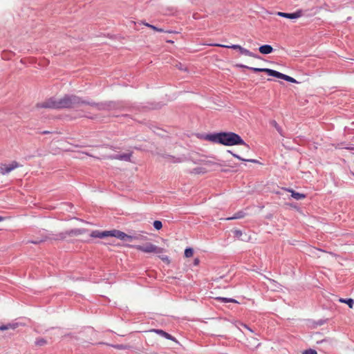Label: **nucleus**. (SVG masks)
Here are the masks:
<instances>
[{"instance_id":"f257e3e1","label":"nucleus","mask_w":354,"mask_h":354,"mask_svg":"<svg viewBox=\"0 0 354 354\" xmlns=\"http://www.w3.org/2000/svg\"><path fill=\"white\" fill-rule=\"evenodd\" d=\"M82 104H88L91 106H97L95 103H89L82 100L76 95H64L62 97H51L46 101L37 104L38 108L48 109H70L75 108Z\"/></svg>"},{"instance_id":"f03ea898","label":"nucleus","mask_w":354,"mask_h":354,"mask_svg":"<svg viewBox=\"0 0 354 354\" xmlns=\"http://www.w3.org/2000/svg\"><path fill=\"white\" fill-rule=\"evenodd\" d=\"M205 140L226 146L244 145L247 149H249L248 145L244 142L242 138L238 134L232 132L208 134L205 136Z\"/></svg>"},{"instance_id":"7ed1b4c3","label":"nucleus","mask_w":354,"mask_h":354,"mask_svg":"<svg viewBox=\"0 0 354 354\" xmlns=\"http://www.w3.org/2000/svg\"><path fill=\"white\" fill-rule=\"evenodd\" d=\"M91 236L93 238H100L103 239L108 236H113L116 237L122 241H131L133 240H140L141 236H131L128 235L126 233L121 232L118 230H113L110 231H103L100 232L99 230H94L91 232Z\"/></svg>"},{"instance_id":"20e7f679","label":"nucleus","mask_w":354,"mask_h":354,"mask_svg":"<svg viewBox=\"0 0 354 354\" xmlns=\"http://www.w3.org/2000/svg\"><path fill=\"white\" fill-rule=\"evenodd\" d=\"M129 247L147 254H160L165 251L164 248H160L150 242H147L142 245H129Z\"/></svg>"},{"instance_id":"39448f33","label":"nucleus","mask_w":354,"mask_h":354,"mask_svg":"<svg viewBox=\"0 0 354 354\" xmlns=\"http://www.w3.org/2000/svg\"><path fill=\"white\" fill-rule=\"evenodd\" d=\"M209 45L212 46H218V47H223V48H232L234 50H239L240 51V53L243 55H247L249 57H258L253 53L250 52L248 49H245L238 44H232L231 46H228V45H223V44H209Z\"/></svg>"},{"instance_id":"423d86ee","label":"nucleus","mask_w":354,"mask_h":354,"mask_svg":"<svg viewBox=\"0 0 354 354\" xmlns=\"http://www.w3.org/2000/svg\"><path fill=\"white\" fill-rule=\"evenodd\" d=\"M82 234V231L81 230H80V229H73V230H71L69 231H67L66 232H62V233H59V234H57L56 237L54 238V239H55V240H64V239H66V235L73 236H77V235H80V234Z\"/></svg>"},{"instance_id":"0eeeda50","label":"nucleus","mask_w":354,"mask_h":354,"mask_svg":"<svg viewBox=\"0 0 354 354\" xmlns=\"http://www.w3.org/2000/svg\"><path fill=\"white\" fill-rule=\"evenodd\" d=\"M19 167V164L16 161L12 162L10 164H3L0 166V174L2 175L7 174Z\"/></svg>"},{"instance_id":"6e6552de","label":"nucleus","mask_w":354,"mask_h":354,"mask_svg":"<svg viewBox=\"0 0 354 354\" xmlns=\"http://www.w3.org/2000/svg\"><path fill=\"white\" fill-rule=\"evenodd\" d=\"M276 15L277 16H279V17H285V18H288V19H297V18H299L300 17H301L302 12L301 10H298V11H297L295 12H293V13H286V12H277Z\"/></svg>"},{"instance_id":"1a4fd4ad","label":"nucleus","mask_w":354,"mask_h":354,"mask_svg":"<svg viewBox=\"0 0 354 354\" xmlns=\"http://www.w3.org/2000/svg\"><path fill=\"white\" fill-rule=\"evenodd\" d=\"M246 346L250 349H255L259 346H260L261 343L259 342V339L257 337H249L246 339Z\"/></svg>"},{"instance_id":"9d476101","label":"nucleus","mask_w":354,"mask_h":354,"mask_svg":"<svg viewBox=\"0 0 354 354\" xmlns=\"http://www.w3.org/2000/svg\"><path fill=\"white\" fill-rule=\"evenodd\" d=\"M270 73H271V76H273V77H275L277 78H280V79L284 80L287 82H292V83H294L296 82V80L293 77L286 75L285 74H283L281 73H279L277 71L274 70L273 72H270Z\"/></svg>"},{"instance_id":"9b49d317","label":"nucleus","mask_w":354,"mask_h":354,"mask_svg":"<svg viewBox=\"0 0 354 354\" xmlns=\"http://www.w3.org/2000/svg\"><path fill=\"white\" fill-rule=\"evenodd\" d=\"M237 66L241 67V68H248L254 72H265L270 76H271L270 72H273V71H274V70L270 69V68H260L249 67V66H245L243 64L237 65Z\"/></svg>"},{"instance_id":"f8f14e48","label":"nucleus","mask_w":354,"mask_h":354,"mask_svg":"<svg viewBox=\"0 0 354 354\" xmlns=\"http://www.w3.org/2000/svg\"><path fill=\"white\" fill-rule=\"evenodd\" d=\"M151 332H154L164 337H165L166 339H170V340H172V341H174L176 342V339L175 337H172L171 335H169V333H166L165 331L162 330H160V329H152L150 330Z\"/></svg>"},{"instance_id":"ddd939ff","label":"nucleus","mask_w":354,"mask_h":354,"mask_svg":"<svg viewBox=\"0 0 354 354\" xmlns=\"http://www.w3.org/2000/svg\"><path fill=\"white\" fill-rule=\"evenodd\" d=\"M259 50L261 54L267 55L272 53L273 48L270 45L266 44L260 46Z\"/></svg>"},{"instance_id":"4468645a","label":"nucleus","mask_w":354,"mask_h":354,"mask_svg":"<svg viewBox=\"0 0 354 354\" xmlns=\"http://www.w3.org/2000/svg\"><path fill=\"white\" fill-rule=\"evenodd\" d=\"M18 327L17 323H9L7 324H2L0 326V330H14Z\"/></svg>"},{"instance_id":"2eb2a0df","label":"nucleus","mask_w":354,"mask_h":354,"mask_svg":"<svg viewBox=\"0 0 354 354\" xmlns=\"http://www.w3.org/2000/svg\"><path fill=\"white\" fill-rule=\"evenodd\" d=\"M142 24L145 25V26L147 27H149L150 28H151L152 30H155V31H157V32H168V33H172L173 32L172 31H170V30H165L162 28H158L151 24H149V23H147V22H145V21H141L140 22Z\"/></svg>"},{"instance_id":"dca6fc26","label":"nucleus","mask_w":354,"mask_h":354,"mask_svg":"<svg viewBox=\"0 0 354 354\" xmlns=\"http://www.w3.org/2000/svg\"><path fill=\"white\" fill-rule=\"evenodd\" d=\"M339 302L346 304L350 308H352L354 305V300L353 299H339Z\"/></svg>"},{"instance_id":"f3484780","label":"nucleus","mask_w":354,"mask_h":354,"mask_svg":"<svg viewBox=\"0 0 354 354\" xmlns=\"http://www.w3.org/2000/svg\"><path fill=\"white\" fill-rule=\"evenodd\" d=\"M290 192H291V193H292V194H291L292 197L296 200H301V199L305 198V197H306V196L303 194L295 192V191H292V190H290Z\"/></svg>"},{"instance_id":"a211bd4d","label":"nucleus","mask_w":354,"mask_h":354,"mask_svg":"<svg viewBox=\"0 0 354 354\" xmlns=\"http://www.w3.org/2000/svg\"><path fill=\"white\" fill-rule=\"evenodd\" d=\"M229 152L235 158L241 160H243V161H247V162H257V160H254V159H245V158H241V156H239V155L236 154V153H232V151H229Z\"/></svg>"},{"instance_id":"6ab92c4d","label":"nucleus","mask_w":354,"mask_h":354,"mask_svg":"<svg viewBox=\"0 0 354 354\" xmlns=\"http://www.w3.org/2000/svg\"><path fill=\"white\" fill-rule=\"evenodd\" d=\"M271 125L274 127L276 130L282 136V129L281 127L277 124V122L275 120H272L270 122Z\"/></svg>"},{"instance_id":"aec40b11","label":"nucleus","mask_w":354,"mask_h":354,"mask_svg":"<svg viewBox=\"0 0 354 354\" xmlns=\"http://www.w3.org/2000/svg\"><path fill=\"white\" fill-rule=\"evenodd\" d=\"M207 171V169L203 167H196L194 169V173L197 174H205Z\"/></svg>"},{"instance_id":"412c9836","label":"nucleus","mask_w":354,"mask_h":354,"mask_svg":"<svg viewBox=\"0 0 354 354\" xmlns=\"http://www.w3.org/2000/svg\"><path fill=\"white\" fill-rule=\"evenodd\" d=\"M194 254V250L192 248H186L185 250V257L187 258L192 257Z\"/></svg>"},{"instance_id":"4be33fe9","label":"nucleus","mask_w":354,"mask_h":354,"mask_svg":"<svg viewBox=\"0 0 354 354\" xmlns=\"http://www.w3.org/2000/svg\"><path fill=\"white\" fill-rule=\"evenodd\" d=\"M216 299L222 301L223 302L237 303V301L234 299H228V298H225V297H217Z\"/></svg>"},{"instance_id":"5701e85b","label":"nucleus","mask_w":354,"mask_h":354,"mask_svg":"<svg viewBox=\"0 0 354 354\" xmlns=\"http://www.w3.org/2000/svg\"><path fill=\"white\" fill-rule=\"evenodd\" d=\"M153 227L156 230H159L162 227V223L160 221H155L153 223Z\"/></svg>"},{"instance_id":"b1692460","label":"nucleus","mask_w":354,"mask_h":354,"mask_svg":"<svg viewBox=\"0 0 354 354\" xmlns=\"http://www.w3.org/2000/svg\"><path fill=\"white\" fill-rule=\"evenodd\" d=\"M158 257L165 263L169 264L171 261L169 258V257L166 255H158Z\"/></svg>"},{"instance_id":"393cba45","label":"nucleus","mask_w":354,"mask_h":354,"mask_svg":"<svg viewBox=\"0 0 354 354\" xmlns=\"http://www.w3.org/2000/svg\"><path fill=\"white\" fill-rule=\"evenodd\" d=\"M130 154H123L120 156L118 158L120 160H130Z\"/></svg>"},{"instance_id":"a878e982","label":"nucleus","mask_w":354,"mask_h":354,"mask_svg":"<svg viewBox=\"0 0 354 354\" xmlns=\"http://www.w3.org/2000/svg\"><path fill=\"white\" fill-rule=\"evenodd\" d=\"M302 354H317V353L315 350L308 349L304 351Z\"/></svg>"},{"instance_id":"bb28decb","label":"nucleus","mask_w":354,"mask_h":354,"mask_svg":"<svg viewBox=\"0 0 354 354\" xmlns=\"http://www.w3.org/2000/svg\"><path fill=\"white\" fill-rule=\"evenodd\" d=\"M46 343V342L44 339H41L37 342V344H38L39 346L44 345Z\"/></svg>"},{"instance_id":"cd10ccee","label":"nucleus","mask_w":354,"mask_h":354,"mask_svg":"<svg viewBox=\"0 0 354 354\" xmlns=\"http://www.w3.org/2000/svg\"><path fill=\"white\" fill-rule=\"evenodd\" d=\"M242 216L240 214H237L236 216L232 217V218H228L227 219L230 220V219H235V218H241Z\"/></svg>"},{"instance_id":"c85d7f7f","label":"nucleus","mask_w":354,"mask_h":354,"mask_svg":"<svg viewBox=\"0 0 354 354\" xmlns=\"http://www.w3.org/2000/svg\"><path fill=\"white\" fill-rule=\"evenodd\" d=\"M241 326H243L245 328L248 329L250 333H253V330L250 327H248L247 325H245L244 324H241Z\"/></svg>"},{"instance_id":"c756f323","label":"nucleus","mask_w":354,"mask_h":354,"mask_svg":"<svg viewBox=\"0 0 354 354\" xmlns=\"http://www.w3.org/2000/svg\"><path fill=\"white\" fill-rule=\"evenodd\" d=\"M316 252H322V251L318 250V249H317V248H313L311 249V252L315 253Z\"/></svg>"},{"instance_id":"7c9ffc66","label":"nucleus","mask_w":354,"mask_h":354,"mask_svg":"<svg viewBox=\"0 0 354 354\" xmlns=\"http://www.w3.org/2000/svg\"><path fill=\"white\" fill-rule=\"evenodd\" d=\"M199 262H200V261H199V259H194V264L195 266H198V263H199Z\"/></svg>"},{"instance_id":"2f4dec72","label":"nucleus","mask_w":354,"mask_h":354,"mask_svg":"<svg viewBox=\"0 0 354 354\" xmlns=\"http://www.w3.org/2000/svg\"><path fill=\"white\" fill-rule=\"evenodd\" d=\"M115 348H119V349H122V348H124L125 346H123V345H117V346H115Z\"/></svg>"},{"instance_id":"473e14b6","label":"nucleus","mask_w":354,"mask_h":354,"mask_svg":"<svg viewBox=\"0 0 354 354\" xmlns=\"http://www.w3.org/2000/svg\"><path fill=\"white\" fill-rule=\"evenodd\" d=\"M237 234H241V232L240 231H236Z\"/></svg>"},{"instance_id":"72a5a7b5","label":"nucleus","mask_w":354,"mask_h":354,"mask_svg":"<svg viewBox=\"0 0 354 354\" xmlns=\"http://www.w3.org/2000/svg\"><path fill=\"white\" fill-rule=\"evenodd\" d=\"M49 132L48 131H44L43 133H48Z\"/></svg>"},{"instance_id":"f704fd0d","label":"nucleus","mask_w":354,"mask_h":354,"mask_svg":"<svg viewBox=\"0 0 354 354\" xmlns=\"http://www.w3.org/2000/svg\"><path fill=\"white\" fill-rule=\"evenodd\" d=\"M3 221V217L0 216V221Z\"/></svg>"},{"instance_id":"c9c22d12","label":"nucleus","mask_w":354,"mask_h":354,"mask_svg":"<svg viewBox=\"0 0 354 354\" xmlns=\"http://www.w3.org/2000/svg\"><path fill=\"white\" fill-rule=\"evenodd\" d=\"M167 42H171V43H172L173 41H171V40H169V41H167Z\"/></svg>"}]
</instances>
